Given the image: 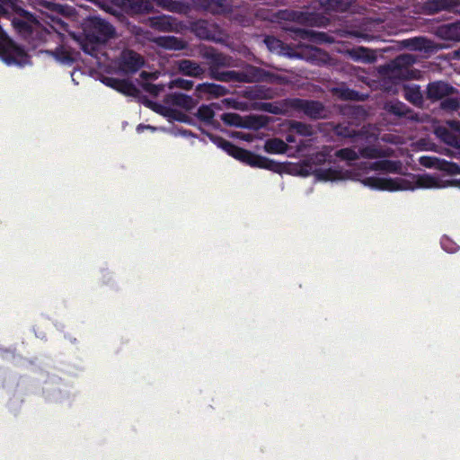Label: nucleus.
I'll return each mask as SVG.
<instances>
[{
    "label": "nucleus",
    "instance_id": "f257e3e1",
    "mask_svg": "<svg viewBox=\"0 0 460 460\" xmlns=\"http://www.w3.org/2000/svg\"><path fill=\"white\" fill-rule=\"evenodd\" d=\"M392 151H378L367 147L356 151L344 148L332 153L325 146L310 158L296 164L283 165L282 171L295 176L314 175L323 181H357L364 186L377 190L402 191L416 189H444L456 187L460 189V166L456 164L439 160L433 156H420L419 162L428 168H435L441 173L409 174L405 177H390L384 172H398L400 162L378 161L356 164L361 158H376L390 155Z\"/></svg>",
    "mask_w": 460,
    "mask_h": 460
},
{
    "label": "nucleus",
    "instance_id": "f03ea898",
    "mask_svg": "<svg viewBox=\"0 0 460 460\" xmlns=\"http://www.w3.org/2000/svg\"><path fill=\"white\" fill-rule=\"evenodd\" d=\"M113 34L112 27L100 18H91L84 23L83 35L78 36L69 32L71 40L78 44L82 49L92 56H96V51Z\"/></svg>",
    "mask_w": 460,
    "mask_h": 460
},
{
    "label": "nucleus",
    "instance_id": "7ed1b4c3",
    "mask_svg": "<svg viewBox=\"0 0 460 460\" xmlns=\"http://www.w3.org/2000/svg\"><path fill=\"white\" fill-rule=\"evenodd\" d=\"M0 58L9 66H22L30 63L29 55L14 45L0 27Z\"/></svg>",
    "mask_w": 460,
    "mask_h": 460
},
{
    "label": "nucleus",
    "instance_id": "20e7f679",
    "mask_svg": "<svg viewBox=\"0 0 460 460\" xmlns=\"http://www.w3.org/2000/svg\"><path fill=\"white\" fill-rule=\"evenodd\" d=\"M217 145L225 150L229 155L244 164L253 167L270 168V164L267 159L256 155L247 150L237 147L226 140L218 139L217 141Z\"/></svg>",
    "mask_w": 460,
    "mask_h": 460
},
{
    "label": "nucleus",
    "instance_id": "39448f33",
    "mask_svg": "<svg viewBox=\"0 0 460 460\" xmlns=\"http://www.w3.org/2000/svg\"><path fill=\"white\" fill-rule=\"evenodd\" d=\"M151 109L164 116H171L178 108L190 110L195 106V102L189 96L182 93H173L167 97L164 104L149 102Z\"/></svg>",
    "mask_w": 460,
    "mask_h": 460
},
{
    "label": "nucleus",
    "instance_id": "423d86ee",
    "mask_svg": "<svg viewBox=\"0 0 460 460\" xmlns=\"http://www.w3.org/2000/svg\"><path fill=\"white\" fill-rule=\"evenodd\" d=\"M434 132L446 144L460 148V122L448 121L446 125L437 126Z\"/></svg>",
    "mask_w": 460,
    "mask_h": 460
},
{
    "label": "nucleus",
    "instance_id": "0eeeda50",
    "mask_svg": "<svg viewBox=\"0 0 460 460\" xmlns=\"http://www.w3.org/2000/svg\"><path fill=\"white\" fill-rule=\"evenodd\" d=\"M143 65L141 57L133 51H124L120 58L119 69L122 71L135 72Z\"/></svg>",
    "mask_w": 460,
    "mask_h": 460
},
{
    "label": "nucleus",
    "instance_id": "6e6552de",
    "mask_svg": "<svg viewBox=\"0 0 460 460\" xmlns=\"http://www.w3.org/2000/svg\"><path fill=\"white\" fill-rule=\"evenodd\" d=\"M426 8L430 13L449 10L460 13V0H430L426 3Z\"/></svg>",
    "mask_w": 460,
    "mask_h": 460
},
{
    "label": "nucleus",
    "instance_id": "1a4fd4ad",
    "mask_svg": "<svg viewBox=\"0 0 460 460\" xmlns=\"http://www.w3.org/2000/svg\"><path fill=\"white\" fill-rule=\"evenodd\" d=\"M53 55L58 62L62 64H71L77 59L79 53L73 50L67 43L57 48L55 51H48Z\"/></svg>",
    "mask_w": 460,
    "mask_h": 460
},
{
    "label": "nucleus",
    "instance_id": "9d476101",
    "mask_svg": "<svg viewBox=\"0 0 460 460\" xmlns=\"http://www.w3.org/2000/svg\"><path fill=\"white\" fill-rule=\"evenodd\" d=\"M102 83L128 95H134L137 92L135 86L125 80L105 76L102 78Z\"/></svg>",
    "mask_w": 460,
    "mask_h": 460
},
{
    "label": "nucleus",
    "instance_id": "9b49d317",
    "mask_svg": "<svg viewBox=\"0 0 460 460\" xmlns=\"http://www.w3.org/2000/svg\"><path fill=\"white\" fill-rule=\"evenodd\" d=\"M136 11H146L154 8L155 4L172 9L170 0H128Z\"/></svg>",
    "mask_w": 460,
    "mask_h": 460
},
{
    "label": "nucleus",
    "instance_id": "f8f14e48",
    "mask_svg": "<svg viewBox=\"0 0 460 460\" xmlns=\"http://www.w3.org/2000/svg\"><path fill=\"white\" fill-rule=\"evenodd\" d=\"M454 89L447 84L443 82H437L429 84L428 88V94L432 99H442L449 96Z\"/></svg>",
    "mask_w": 460,
    "mask_h": 460
},
{
    "label": "nucleus",
    "instance_id": "ddd939ff",
    "mask_svg": "<svg viewBox=\"0 0 460 460\" xmlns=\"http://www.w3.org/2000/svg\"><path fill=\"white\" fill-rule=\"evenodd\" d=\"M438 35L445 40L460 41V22L440 26L438 29Z\"/></svg>",
    "mask_w": 460,
    "mask_h": 460
},
{
    "label": "nucleus",
    "instance_id": "4468645a",
    "mask_svg": "<svg viewBox=\"0 0 460 460\" xmlns=\"http://www.w3.org/2000/svg\"><path fill=\"white\" fill-rule=\"evenodd\" d=\"M287 144L279 138L269 139L265 142L264 150L270 154H283L287 151Z\"/></svg>",
    "mask_w": 460,
    "mask_h": 460
},
{
    "label": "nucleus",
    "instance_id": "2eb2a0df",
    "mask_svg": "<svg viewBox=\"0 0 460 460\" xmlns=\"http://www.w3.org/2000/svg\"><path fill=\"white\" fill-rule=\"evenodd\" d=\"M22 11L18 0H0V16L10 15Z\"/></svg>",
    "mask_w": 460,
    "mask_h": 460
},
{
    "label": "nucleus",
    "instance_id": "dca6fc26",
    "mask_svg": "<svg viewBox=\"0 0 460 460\" xmlns=\"http://www.w3.org/2000/svg\"><path fill=\"white\" fill-rule=\"evenodd\" d=\"M180 69L189 75H198L201 68L190 60H184L180 64Z\"/></svg>",
    "mask_w": 460,
    "mask_h": 460
},
{
    "label": "nucleus",
    "instance_id": "f3484780",
    "mask_svg": "<svg viewBox=\"0 0 460 460\" xmlns=\"http://www.w3.org/2000/svg\"><path fill=\"white\" fill-rule=\"evenodd\" d=\"M441 246L447 252L449 253H454L459 249L458 244L454 240L447 236L441 239Z\"/></svg>",
    "mask_w": 460,
    "mask_h": 460
},
{
    "label": "nucleus",
    "instance_id": "a211bd4d",
    "mask_svg": "<svg viewBox=\"0 0 460 460\" xmlns=\"http://www.w3.org/2000/svg\"><path fill=\"white\" fill-rule=\"evenodd\" d=\"M222 119L226 124L231 126H241L242 119L234 113H226L222 116Z\"/></svg>",
    "mask_w": 460,
    "mask_h": 460
},
{
    "label": "nucleus",
    "instance_id": "6ab92c4d",
    "mask_svg": "<svg viewBox=\"0 0 460 460\" xmlns=\"http://www.w3.org/2000/svg\"><path fill=\"white\" fill-rule=\"evenodd\" d=\"M441 106L444 110L455 111L459 107V102L455 98H446L442 102Z\"/></svg>",
    "mask_w": 460,
    "mask_h": 460
},
{
    "label": "nucleus",
    "instance_id": "aec40b11",
    "mask_svg": "<svg viewBox=\"0 0 460 460\" xmlns=\"http://www.w3.org/2000/svg\"><path fill=\"white\" fill-rule=\"evenodd\" d=\"M214 116V112L211 108L208 106H202L199 109V117L204 120H210Z\"/></svg>",
    "mask_w": 460,
    "mask_h": 460
},
{
    "label": "nucleus",
    "instance_id": "412c9836",
    "mask_svg": "<svg viewBox=\"0 0 460 460\" xmlns=\"http://www.w3.org/2000/svg\"><path fill=\"white\" fill-rule=\"evenodd\" d=\"M405 96L413 103L420 102L421 96L417 89H409L405 91Z\"/></svg>",
    "mask_w": 460,
    "mask_h": 460
},
{
    "label": "nucleus",
    "instance_id": "4be33fe9",
    "mask_svg": "<svg viewBox=\"0 0 460 460\" xmlns=\"http://www.w3.org/2000/svg\"><path fill=\"white\" fill-rule=\"evenodd\" d=\"M51 28L62 38L65 37L64 31H67L66 25L63 22L58 20H53Z\"/></svg>",
    "mask_w": 460,
    "mask_h": 460
},
{
    "label": "nucleus",
    "instance_id": "5701e85b",
    "mask_svg": "<svg viewBox=\"0 0 460 460\" xmlns=\"http://www.w3.org/2000/svg\"><path fill=\"white\" fill-rule=\"evenodd\" d=\"M164 46L170 49H182L183 45L181 42L176 40L173 38L164 39Z\"/></svg>",
    "mask_w": 460,
    "mask_h": 460
},
{
    "label": "nucleus",
    "instance_id": "b1692460",
    "mask_svg": "<svg viewBox=\"0 0 460 460\" xmlns=\"http://www.w3.org/2000/svg\"><path fill=\"white\" fill-rule=\"evenodd\" d=\"M143 87L144 89L150 93L151 94L153 95H158V93L164 90V87L163 86H159V85H156V84H149V83H145L143 84Z\"/></svg>",
    "mask_w": 460,
    "mask_h": 460
},
{
    "label": "nucleus",
    "instance_id": "393cba45",
    "mask_svg": "<svg viewBox=\"0 0 460 460\" xmlns=\"http://www.w3.org/2000/svg\"><path fill=\"white\" fill-rule=\"evenodd\" d=\"M174 86H177V87H180V88H184V89H190L192 87V84L191 82L190 81H186V80H174L170 84V88H172Z\"/></svg>",
    "mask_w": 460,
    "mask_h": 460
},
{
    "label": "nucleus",
    "instance_id": "a878e982",
    "mask_svg": "<svg viewBox=\"0 0 460 460\" xmlns=\"http://www.w3.org/2000/svg\"><path fill=\"white\" fill-rule=\"evenodd\" d=\"M292 128H293V129L296 132H297V133H299L301 135L311 134V131H310L309 128L306 125H304L302 123L296 122V123L292 125Z\"/></svg>",
    "mask_w": 460,
    "mask_h": 460
},
{
    "label": "nucleus",
    "instance_id": "bb28decb",
    "mask_svg": "<svg viewBox=\"0 0 460 460\" xmlns=\"http://www.w3.org/2000/svg\"><path fill=\"white\" fill-rule=\"evenodd\" d=\"M199 90L202 91V92H206V93H218V87L214 84L199 85Z\"/></svg>",
    "mask_w": 460,
    "mask_h": 460
},
{
    "label": "nucleus",
    "instance_id": "cd10ccee",
    "mask_svg": "<svg viewBox=\"0 0 460 460\" xmlns=\"http://www.w3.org/2000/svg\"><path fill=\"white\" fill-rule=\"evenodd\" d=\"M265 43L268 45V47L272 49L279 46V41L273 39V38H267L265 40Z\"/></svg>",
    "mask_w": 460,
    "mask_h": 460
},
{
    "label": "nucleus",
    "instance_id": "c85d7f7f",
    "mask_svg": "<svg viewBox=\"0 0 460 460\" xmlns=\"http://www.w3.org/2000/svg\"><path fill=\"white\" fill-rule=\"evenodd\" d=\"M311 105H312V107H314L315 109V111H313L307 110L306 111L311 116H314V117L320 116V106H319V104L318 103H312Z\"/></svg>",
    "mask_w": 460,
    "mask_h": 460
},
{
    "label": "nucleus",
    "instance_id": "c756f323",
    "mask_svg": "<svg viewBox=\"0 0 460 460\" xmlns=\"http://www.w3.org/2000/svg\"><path fill=\"white\" fill-rule=\"evenodd\" d=\"M144 129H150L151 131H155L157 128L152 126L138 125L137 128V132L142 133Z\"/></svg>",
    "mask_w": 460,
    "mask_h": 460
},
{
    "label": "nucleus",
    "instance_id": "7c9ffc66",
    "mask_svg": "<svg viewBox=\"0 0 460 460\" xmlns=\"http://www.w3.org/2000/svg\"><path fill=\"white\" fill-rule=\"evenodd\" d=\"M141 76H142V77H144V78H146V76H150V77H151V78H153V79H155V78L157 77L156 73H154V74H150V75H148V74H147V73H146V72H142V73H141Z\"/></svg>",
    "mask_w": 460,
    "mask_h": 460
},
{
    "label": "nucleus",
    "instance_id": "2f4dec72",
    "mask_svg": "<svg viewBox=\"0 0 460 460\" xmlns=\"http://www.w3.org/2000/svg\"><path fill=\"white\" fill-rule=\"evenodd\" d=\"M239 137L246 141H251L252 139L249 135L245 134H240Z\"/></svg>",
    "mask_w": 460,
    "mask_h": 460
},
{
    "label": "nucleus",
    "instance_id": "473e14b6",
    "mask_svg": "<svg viewBox=\"0 0 460 460\" xmlns=\"http://www.w3.org/2000/svg\"><path fill=\"white\" fill-rule=\"evenodd\" d=\"M430 148L431 147L429 146L424 145V144L420 147V149H424V150H428V149H430Z\"/></svg>",
    "mask_w": 460,
    "mask_h": 460
},
{
    "label": "nucleus",
    "instance_id": "72a5a7b5",
    "mask_svg": "<svg viewBox=\"0 0 460 460\" xmlns=\"http://www.w3.org/2000/svg\"><path fill=\"white\" fill-rule=\"evenodd\" d=\"M287 141L289 142V143H292V142L295 141V139H294V137L292 136H288Z\"/></svg>",
    "mask_w": 460,
    "mask_h": 460
},
{
    "label": "nucleus",
    "instance_id": "f704fd0d",
    "mask_svg": "<svg viewBox=\"0 0 460 460\" xmlns=\"http://www.w3.org/2000/svg\"><path fill=\"white\" fill-rule=\"evenodd\" d=\"M199 35H200V37H203V38L208 37L207 34L206 35L205 34H199Z\"/></svg>",
    "mask_w": 460,
    "mask_h": 460
},
{
    "label": "nucleus",
    "instance_id": "c9c22d12",
    "mask_svg": "<svg viewBox=\"0 0 460 460\" xmlns=\"http://www.w3.org/2000/svg\"><path fill=\"white\" fill-rule=\"evenodd\" d=\"M459 55H460V49H459Z\"/></svg>",
    "mask_w": 460,
    "mask_h": 460
},
{
    "label": "nucleus",
    "instance_id": "e433bc0d",
    "mask_svg": "<svg viewBox=\"0 0 460 460\" xmlns=\"http://www.w3.org/2000/svg\"><path fill=\"white\" fill-rule=\"evenodd\" d=\"M459 115H460V111H459Z\"/></svg>",
    "mask_w": 460,
    "mask_h": 460
}]
</instances>
